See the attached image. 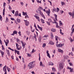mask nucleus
<instances>
[{
  "instance_id": "6",
  "label": "nucleus",
  "mask_w": 74,
  "mask_h": 74,
  "mask_svg": "<svg viewBox=\"0 0 74 74\" xmlns=\"http://www.w3.org/2000/svg\"><path fill=\"white\" fill-rule=\"evenodd\" d=\"M67 69L70 70V73H72L73 71V68H71V67H70L69 66H67Z\"/></svg>"
},
{
  "instance_id": "11",
  "label": "nucleus",
  "mask_w": 74,
  "mask_h": 74,
  "mask_svg": "<svg viewBox=\"0 0 74 74\" xmlns=\"http://www.w3.org/2000/svg\"><path fill=\"white\" fill-rule=\"evenodd\" d=\"M21 42L22 43V46L23 48H25V45H26V43H23V41H21Z\"/></svg>"
},
{
  "instance_id": "26",
  "label": "nucleus",
  "mask_w": 74,
  "mask_h": 74,
  "mask_svg": "<svg viewBox=\"0 0 74 74\" xmlns=\"http://www.w3.org/2000/svg\"><path fill=\"white\" fill-rule=\"evenodd\" d=\"M38 40L39 42H41V37H39L38 38Z\"/></svg>"
},
{
  "instance_id": "1",
  "label": "nucleus",
  "mask_w": 74,
  "mask_h": 74,
  "mask_svg": "<svg viewBox=\"0 0 74 74\" xmlns=\"http://www.w3.org/2000/svg\"><path fill=\"white\" fill-rule=\"evenodd\" d=\"M35 63V61H33L30 62L28 64V66L29 69H33L36 66V64H34Z\"/></svg>"
},
{
  "instance_id": "9",
  "label": "nucleus",
  "mask_w": 74,
  "mask_h": 74,
  "mask_svg": "<svg viewBox=\"0 0 74 74\" xmlns=\"http://www.w3.org/2000/svg\"><path fill=\"white\" fill-rule=\"evenodd\" d=\"M49 51L48 50H47L46 51V53H47V55L48 57H49V58H51V56H50V55L49 53Z\"/></svg>"
},
{
  "instance_id": "33",
  "label": "nucleus",
  "mask_w": 74,
  "mask_h": 74,
  "mask_svg": "<svg viewBox=\"0 0 74 74\" xmlns=\"http://www.w3.org/2000/svg\"><path fill=\"white\" fill-rule=\"evenodd\" d=\"M51 31L53 32H55L56 31V29H51Z\"/></svg>"
},
{
  "instance_id": "36",
  "label": "nucleus",
  "mask_w": 74,
  "mask_h": 74,
  "mask_svg": "<svg viewBox=\"0 0 74 74\" xmlns=\"http://www.w3.org/2000/svg\"><path fill=\"white\" fill-rule=\"evenodd\" d=\"M49 65H51V66H53V63L52 62H50L49 63Z\"/></svg>"
},
{
  "instance_id": "64",
  "label": "nucleus",
  "mask_w": 74,
  "mask_h": 74,
  "mask_svg": "<svg viewBox=\"0 0 74 74\" xmlns=\"http://www.w3.org/2000/svg\"><path fill=\"white\" fill-rule=\"evenodd\" d=\"M8 43H8L7 42H5V45H6V46H7L8 44Z\"/></svg>"
},
{
  "instance_id": "25",
  "label": "nucleus",
  "mask_w": 74,
  "mask_h": 74,
  "mask_svg": "<svg viewBox=\"0 0 74 74\" xmlns=\"http://www.w3.org/2000/svg\"><path fill=\"white\" fill-rule=\"evenodd\" d=\"M54 16H55V19L56 20V21H58V19H57V17L58 16V15H56V14H54Z\"/></svg>"
},
{
  "instance_id": "54",
  "label": "nucleus",
  "mask_w": 74,
  "mask_h": 74,
  "mask_svg": "<svg viewBox=\"0 0 74 74\" xmlns=\"http://www.w3.org/2000/svg\"><path fill=\"white\" fill-rule=\"evenodd\" d=\"M0 21H2V16H1L0 14Z\"/></svg>"
},
{
  "instance_id": "53",
  "label": "nucleus",
  "mask_w": 74,
  "mask_h": 74,
  "mask_svg": "<svg viewBox=\"0 0 74 74\" xmlns=\"http://www.w3.org/2000/svg\"><path fill=\"white\" fill-rule=\"evenodd\" d=\"M64 12V11H63V10L60 11V13H61V14H63V13Z\"/></svg>"
},
{
  "instance_id": "61",
  "label": "nucleus",
  "mask_w": 74,
  "mask_h": 74,
  "mask_svg": "<svg viewBox=\"0 0 74 74\" xmlns=\"http://www.w3.org/2000/svg\"><path fill=\"white\" fill-rule=\"evenodd\" d=\"M57 12H59V9L58 8H57Z\"/></svg>"
},
{
  "instance_id": "42",
  "label": "nucleus",
  "mask_w": 74,
  "mask_h": 74,
  "mask_svg": "<svg viewBox=\"0 0 74 74\" xmlns=\"http://www.w3.org/2000/svg\"><path fill=\"white\" fill-rule=\"evenodd\" d=\"M27 34L28 36H29V35L30 34V32L27 31Z\"/></svg>"
},
{
  "instance_id": "48",
  "label": "nucleus",
  "mask_w": 74,
  "mask_h": 74,
  "mask_svg": "<svg viewBox=\"0 0 74 74\" xmlns=\"http://www.w3.org/2000/svg\"><path fill=\"white\" fill-rule=\"evenodd\" d=\"M45 46H46V44L45 43H44L42 47L44 48V47H45Z\"/></svg>"
},
{
  "instance_id": "63",
  "label": "nucleus",
  "mask_w": 74,
  "mask_h": 74,
  "mask_svg": "<svg viewBox=\"0 0 74 74\" xmlns=\"http://www.w3.org/2000/svg\"><path fill=\"white\" fill-rule=\"evenodd\" d=\"M17 53L18 55H19V51L17 50Z\"/></svg>"
},
{
  "instance_id": "17",
  "label": "nucleus",
  "mask_w": 74,
  "mask_h": 74,
  "mask_svg": "<svg viewBox=\"0 0 74 74\" xmlns=\"http://www.w3.org/2000/svg\"><path fill=\"white\" fill-rule=\"evenodd\" d=\"M0 52H1V54L2 57L3 58V55H4V52L1 51V50H0Z\"/></svg>"
},
{
  "instance_id": "58",
  "label": "nucleus",
  "mask_w": 74,
  "mask_h": 74,
  "mask_svg": "<svg viewBox=\"0 0 74 74\" xmlns=\"http://www.w3.org/2000/svg\"><path fill=\"white\" fill-rule=\"evenodd\" d=\"M47 24L48 25H50V22H48V21H47Z\"/></svg>"
},
{
  "instance_id": "15",
  "label": "nucleus",
  "mask_w": 74,
  "mask_h": 74,
  "mask_svg": "<svg viewBox=\"0 0 74 74\" xmlns=\"http://www.w3.org/2000/svg\"><path fill=\"white\" fill-rule=\"evenodd\" d=\"M37 26L39 30H40L41 31H42V28L39 26L38 25H37Z\"/></svg>"
},
{
  "instance_id": "60",
  "label": "nucleus",
  "mask_w": 74,
  "mask_h": 74,
  "mask_svg": "<svg viewBox=\"0 0 74 74\" xmlns=\"http://www.w3.org/2000/svg\"><path fill=\"white\" fill-rule=\"evenodd\" d=\"M20 3H21V5H22V6L23 5V4H24V3H23V2H21Z\"/></svg>"
},
{
  "instance_id": "57",
  "label": "nucleus",
  "mask_w": 74,
  "mask_h": 74,
  "mask_svg": "<svg viewBox=\"0 0 74 74\" xmlns=\"http://www.w3.org/2000/svg\"><path fill=\"white\" fill-rule=\"evenodd\" d=\"M62 3V5H64V4H65V3L62 2H61Z\"/></svg>"
},
{
  "instance_id": "8",
  "label": "nucleus",
  "mask_w": 74,
  "mask_h": 74,
  "mask_svg": "<svg viewBox=\"0 0 74 74\" xmlns=\"http://www.w3.org/2000/svg\"><path fill=\"white\" fill-rule=\"evenodd\" d=\"M6 68H7V66L6 65H5L4 66L3 68V71L4 72H7V69H6Z\"/></svg>"
},
{
  "instance_id": "49",
  "label": "nucleus",
  "mask_w": 74,
  "mask_h": 74,
  "mask_svg": "<svg viewBox=\"0 0 74 74\" xmlns=\"http://www.w3.org/2000/svg\"><path fill=\"white\" fill-rule=\"evenodd\" d=\"M69 15H70L71 16H72V15H73V14H72V13H71V12H69Z\"/></svg>"
},
{
  "instance_id": "39",
  "label": "nucleus",
  "mask_w": 74,
  "mask_h": 74,
  "mask_svg": "<svg viewBox=\"0 0 74 74\" xmlns=\"http://www.w3.org/2000/svg\"><path fill=\"white\" fill-rule=\"evenodd\" d=\"M25 19H26V18H29V16H28V15H27V14L26 15H25Z\"/></svg>"
},
{
  "instance_id": "35",
  "label": "nucleus",
  "mask_w": 74,
  "mask_h": 74,
  "mask_svg": "<svg viewBox=\"0 0 74 74\" xmlns=\"http://www.w3.org/2000/svg\"><path fill=\"white\" fill-rule=\"evenodd\" d=\"M13 33L14 34H17V31H14Z\"/></svg>"
},
{
  "instance_id": "59",
  "label": "nucleus",
  "mask_w": 74,
  "mask_h": 74,
  "mask_svg": "<svg viewBox=\"0 0 74 74\" xmlns=\"http://www.w3.org/2000/svg\"><path fill=\"white\" fill-rule=\"evenodd\" d=\"M9 10H11V9H12V8H11V6H10V5H9Z\"/></svg>"
},
{
  "instance_id": "22",
  "label": "nucleus",
  "mask_w": 74,
  "mask_h": 74,
  "mask_svg": "<svg viewBox=\"0 0 74 74\" xmlns=\"http://www.w3.org/2000/svg\"><path fill=\"white\" fill-rule=\"evenodd\" d=\"M59 22L60 23V26H62V25H63V23H62V21H60Z\"/></svg>"
},
{
  "instance_id": "14",
  "label": "nucleus",
  "mask_w": 74,
  "mask_h": 74,
  "mask_svg": "<svg viewBox=\"0 0 74 74\" xmlns=\"http://www.w3.org/2000/svg\"><path fill=\"white\" fill-rule=\"evenodd\" d=\"M50 10L49 9V11H47L46 12V13H47V14L48 15V16H50Z\"/></svg>"
},
{
  "instance_id": "43",
  "label": "nucleus",
  "mask_w": 74,
  "mask_h": 74,
  "mask_svg": "<svg viewBox=\"0 0 74 74\" xmlns=\"http://www.w3.org/2000/svg\"><path fill=\"white\" fill-rule=\"evenodd\" d=\"M68 58H69V57L68 56H65L64 57V59H68Z\"/></svg>"
},
{
  "instance_id": "24",
  "label": "nucleus",
  "mask_w": 74,
  "mask_h": 74,
  "mask_svg": "<svg viewBox=\"0 0 74 74\" xmlns=\"http://www.w3.org/2000/svg\"><path fill=\"white\" fill-rule=\"evenodd\" d=\"M49 44L50 45H53L54 44V43L52 42V41H50L49 42Z\"/></svg>"
},
{
  "instance_id": "21",
  "label": "nucleus",
  "mask_w": 74,
  "mask_h": 74,
  "mask_svg": "<svg viewBox=\"0 0 74 74\" xmlns=\"http://www.w3.org/2000/svg\"><path fill=\"white\" fill-rule=\"evenodd\" d=\"M74 28H73V29H72V32H71V36H72L73 34V33H74Z\"/></svg>"
},
{
  "instance_id": "31",
  "label": "nucleus",
  "mask_w": 74,
  "mask_h": 74,
  "mask_svg": "<svg viewBox=\"0 0 74 74\" xmlns=\"http://www.w3.org/2000/svg\"><path fill=\"white\" fill-rule=\"evenodd\" d=\"M52 70L54 72H55V71H56L55 68H54V67H53L52 68Z\"/></svg>"
},
{
  "instance_id": "51",
  "label": "nucleus",
  "mask_w": 74,
  "mask_h": 74,
  "mask_svg": "<svg viewBox=\"0 0 74 74\" xmlns=\"http://www.w3.org/2000/svg\"><path fill=\"white\" fill-rule=\"evenodd\" d=\"M21 31H19L18 32V34H19V36H21Z\"/></svg>"
},
{
  "instance_id": "32",
  "label": "nucleus",
  "mask_w": 74,
  "mask_h": 74,
  "mask_svg": "<svg viewBox=\"0 0 74 74\" xmlns=\"http://www.w3.org/2000/svg\"><path fill=\"white\" fill-rule=\"evenodd\" d=\"M40 66H42V67H43V64H42V62H40Z\"/></svg>"
},
{
  "instance_id": "56",
  "label": "nucleus",
  "mask_w": 74,
  "mask_h": 74,
  "mask_svg": "<svg viewBox=\"0 0 74 74\" xmlns=\"http://www.w3.org/2000/svg\"><path fill=\"white\" fill-rule=\"evenodd\" d=\"M44 37H45V38H47V37H48V35H45L44 36Z\"/></svg>"
},
{
  "instance_id": "27",
  "label": "nucleus",
  "mask_w": 74,
  "mask_h": 74,
  "mask_svg": "<svg viewBox=\"0 0 74 74\" xmlns=\"http://www.w3.org/2000/svg\"><path fill=\"white\" fill-rule=\"evenodd\" d=\"M30 28H31V32H32L33 33H34V30H35V29H33V31H32V29H33V28H32V26H30Z\"/></svg>"
},
{
  "instance_id": "44",
  "label": "nucleus",
  "mask_w": 74,
  "mask_h": 74,
  "mask_svg": "<svg viewBox=\"0 0 74 74\" xmlns=\"http://www.w3.org/2000/svg\"><path fill=\"white\" fill-rule=\"evenodd\" d=\"M69 64L70 66H73V64L71 62L69 63Z\"/></svg>"
},
{
  "instance_id": "5",
  "label": "nucleus",
  "mask_w": 74,
  "mask_h": 74,
  "mask_svg": "<svg viewBox=\"0 0 74 74\" xmlns=\"http://www.w3.org/2000/svg\"><path fill=\"white\" fill-rule=\"evenodd\" d=\"M54 21H55V23L56 25V27H57V28H59V29H60L61 28V27H60V26H58V23L56 22V20H55V19H54Z\"/></svg>"
},
{
  "instance_id": "20",
  "label": "nucleus",
  "mask_w": 74,
  "mask_h": 74,
  "mask_svg": "<svg viewBox=\"0 0 74 74\" xmlns=\"http://www.w3.org/2000/svg\"><path fill=\"white\" fill-rule=\"evenodd\" d=\"M40 15L44 19H45V16H44V15H43L42 12L40 14Z\"/></svg>"
},
{
  "instance_id": "52",
  "label": "nucleus",
  "mask_w": 74,
  "mask_h": 74,
  "mask_svg": "<svg viewBox=\"0 0 74 74\" xmlns=\"http://www.w3.org/2000/svg\"><path fill=\"white\" fill-rule=\"evenodd\" d=\"M36 1H37V2L38 3H40V4L41 3V1H39V0H36Z\"/></svg>"
},
{
  "instance_id": "18",
  "label": "nucleus",
  "mask_w": 74,
  "mask_h": 74,
  "mask_svg": "<svg viewBox=\"0 0 74 74\" xmlns=\"http://www.w3.org/2000/svg\"><path fill=\"white\" fill-rule=\"evenodd\" d=\"M18 15V11H16V12L14 16H17Z\"/></svg>"
},
{
  "instance_id": "10",
  "label": "nucleus",
  "mask_w": 74,
  "mask_h": 74,
  "mask_svg": "<svg viewBox=\"0 0 74 74\" xmlns=\"http://www.w3.org/2000/svg\"><path fill=\"white\" fill-rule=\"evenodd\" d=\"M24 21L25 22V25L26 26H28L29 25V21H27V20H24Z\"/></svg>"
},
{
  "instance_id": "46",
  "label": "nucleus",
  "mask_w": 74,
  "mask_h": 74,
  "mask_svg": "<svg viewBox=\"0 0 74 74\" xmlns=\"http://www.w3.org/2000/svg\"><path fill=\"white\" fill-rule=\"evenodd\" d=\"M8 49H10V50H11V51H14V49L11 48L9 47L8 48Z\"/></svg>"
},
{
  "instance_id": "38",
  "label": "nucleus",
  "mask_w": 74,
  "mask_h": 74,
  "mask_svg": "<svg viewBox=\"0 0 74 74\" xmlns=\"http://www.w3.org/2000/svg\"><path fill=\"white\" fill-rule=\"evenodd\" d=\"M7 70H8V72H10V68H9L8 67H7Z\"/></svg>"
},
{
  "instance_id": "45",
  "label": "nucleus",
  "mask_w": 74,
  "mask_h": 74,
  "mask_svg": "<svg viewBox=\"0 0 74 74\" xmlns=\"http://www.w3.org/2000/svg\"><path fill=\"white\" fill-rule=\"evenodd\" d=\"M48 20L50 23H51V22H52V20L51 19L49 18L48 19Z\"/></svg>"
},
{
  "instance_id": "50",
  "label": "nucleus",
  "mask_w": 74,
  "mask_h": 74,
  "mask_svg": "<svg viewBox=\"0 0 74 74\" xmlns=\"http://www.w3.org/2000/svg\"><path fill=\"white\" fill-rule=\"evenodd\" d=\"M2 50H5V48H4V46H3V45H2Z\"/></svg>"
},
{
  "instance_id": "3",
  "label": "nucleus",
  "mask_w": 74,
  "mask_h": 74,
  "mask_svg": "<svg viewBox=\"0 0 74 74\" xmlns=\"http://www.w3.org/2000/svg\"><path fill=\"white\" fill-rule=\"evenodd\" d=\"M56 45L57 46V47L58 48H61V47H62L64 45V43H60L58 45L57 44H56Z\"/></svg>"
},
{
  "instance_id": "47",
  "label": "nucleus",
  "mask_w": 74,
  "mask_h": 74,
  "mask_svg": "<svg viewBox=\"0 0 74 74\" xmlns=\"http://www.w3.org/2000/svg\"><path fill=\"white\" fill-rule=\"evenodd\" d=\"M36 52V50H34V49H33L32 52V53H34V52Z\"/></svg>"
},
{
  "instance_id": "37",
  "label": "nucleus",
  "mask_w": 74,
  "mask_h": 74,
  "mask_svg": "<svg viewBox=\"0 0 74 74\" xmlns=\"http://www.w3.org/2000/svg\"><path fill=\"white\" fill-rule=\"evenodd\" d=\"M60 33L61 34H62V35H63V34H64L63 33H62V29H60Z\"/></svg>"
},
{
  "instance_id": "23",
  "label": "nucleus",
  "mask_w": 74,
  "mask_h": 74,
  "mask_svg": "<svg viewBox=\"0 0 74 74\" xmlns=\"http://www.w3.org/2000/svg\"><path fill=\"white\" fill-rule=\"evenodd\" d=\"M69 39L70 41L71 42H72L73 41H74V40H73L72 38L70 37L69 38Z\"/></svg>"
},
{
  "instance_id": "4",
  "label": "nucleus",
  "mask_w": 74,
  "mask_h": 74,
  "mask_svg": "<svg viewBox=\"0 0 74 74\" xmlns=\"http://www.w3.org/2000/svg\"><path fill=\"white\" fill-rule=\"evenodd\" d=\"M6 5V3H5V2L3 3V15H4V14H5V5Z\"/></svg>"
},
{
  "instance_id": "29",
  "label": "nucleus",
  "mask_w": 74,
  "mask_h": 74,
  "mask_svg": "<svg viewBox=\"0 0 74 74\" xmlns=\"http://www.w3.org/2000/svg\"><path fill=\"white\" fill-rule=\"evenodd\" d=\"M40 21H41V22L42 23H45V22H44V20H43L41 18Z\"/></svg>"
},
{
  "instance_id": "55",
  "label": "nucleus",
  "mask_w": 74,
  "mask_h": 74,
  "mask_svg": "<svg viewBox=\"0 0 74 74\" xmlns=\"http://www.w3.org/2000/svg\"><path fill=\"white\" fill-rule=\"evenodd\" d=\"M34 38H35V39H36V41L37 38H36V35L35 34H34Z\"/></svg>"
},
{
  "instance_id": "12",
  "label": "nucleus",
  "mask_w": 74,
  "mask_h": 74,
  "mask_svg": "<svg viewBox=\"0 0 74 74\" xmlns=\"http://www.w3.org/2000/svg\"><path fill=\"white\" fill-rule=\"evenodd\" d=\"M58 51L59 52H61V53H63V50H61L60 49H58Z\"/></svg>"
},
{
  "instance_id": "30",
  "label": "nucleus",
  "mask_w": 74,
  "mask_h": 74,
  "mask_svg": "<svg viewBox=\"0 0 74 74\" xmlns=\"http://www.w3.org/2000/svg\"><path fill=\"white\" fill-rule=\"evenodd\" d=\"M23 15H26L27 14V12H23Z\"/></svg>"
},
{
  "instance_id": "16",
  "label": "nucleus",
  "mask_w": 74,
  "mask_h": 74,
  "mask_svg": "<svg viewBox=\"0 0 74 74\" xmlns=\"http://www.w3.org/2000/svg\"><path fill=\"white\" fill-rule=\"evenodd\" d=\"M55 38H56V41H57L56 42V44H58V36H56L55 37Z\"/></svg>"
},
{
  "instance_id": "34",
  "label": "nucleus",
  "mask_w": 74,
  "mask_h": 74,
  "mask_svg": "<svg viewBox=\"0 0 74 74\" xmlns=\"http://www.w3.org/2000/svg\"><path fill=\"white\" fill-rule=\"evenodd\" d=\"M51 38L52 39L53 38V34H52V33H51Z\"/></svg>"
},
{
  "instance_id": "28",
  "label": "nucleus",
  "mask_w": 74,
  "mask_h": 74,
  "mask_svg": "<svg viewBox=\"0 0 74 74\" xmlns=\"http://www.w3.org/2000/svg\"><path fill=\"white\" fill-rule=\"evenodd\" d=\"M18 23H21V20L18 18H17L16 19Z\"/></svg>"
},
{
  "instance_id": "19",
  "label": "nucleus",
  "mask_w": 74,
  "mask_h": 74,
  "mask_svg": "<svg viewBox=\"0 0 74 74\" xmlns=\"http://www.w3.org/2000/svg\"><path fill=\"white\" fill-rule=\"evenodd\" d=\"M6 52L8 56H10V53L9 52V50L6 49Z\"/></svg>"
},
{
  "instance_id": "13",
  "label": "nucleus",
  "mask_w": 74,
  "mask_h": 74,
  "mask_svg": "<svg viewBox=\"0 0 74 74\" xmlns=\"http://www.w3.org/2000/svg\"><path fill=\"white\" fill-rule=\"evenodd\" d=\"M35 17L38 20V21L39 22H40V18L38 16H35Z\"/></svg>"
},
{
  "instance_id": "41",
  "label": "nucleus",
  "mask_w": 74,
  "mask_h": 74,
  "mask_svg": "<svg viewBox=\"0 0 74 74\" xmlns=\"http://www.w3.org/2000/svg\"><path fill=\"white\" fill-rule=\"evenodd\" d=\"M8 22V18L7 17H6V20L5 21V22Z\"/></svg>"
},
{
  "instance_id": "62",
  "label": "nucleus",
  "mask_w": 74,
  "mask_h": 74,
  "mask_svg": "<svg viewBox=\"0 0 74 74\" xmlns=\"http://www.w3.org/2000/svg\"><path fill=\"white\" fill-rule=\"evenodd\" d=\"M0 38H0V43L1 45H2V41H1V40L0 39Z\"/></svg>"
},
{
  "instance_id": "2",
  "label": "nucleus",
  "mask_w": 74,
  "mask_h": 74,
  "mask_svg": "<svg viewBox=\"0 0 74 74\" xmlns=\"http://www.w3.org/2000/svg\"><path fill=\"white\" fill-rule=\"evenodd\" d=\"M64 64L63 62L59 64V67L60 70H62V69H63V66H64Z\"/></svg>"
},
{
  "instance_id": "40",
  "label": "nucleus",
  "mask_w": 74,
  "mask_h": 74,
  "mask_svg": "<svg viewBox=\"0 0 74 74\" xmlns=\"http://www.w3.org/2000/svg\"><path fill=\"white\" fill-rule=\"evenodd\" d=\"M27 56L28 57H32V55L30 54H27Z\"/></svg>"
},
{
  "instance_id": "7",
  "label": "nucleus",
  "mask_w": 74,
  "mask_h": 74,
  "mask_svg": "<svg viewBox=\"0 0 74 74\" xmlns=\"http://www.w3.org/2000/svg\"><path fill=\"white\" fill-rule=\"evenodd\" d=\"M36 12L37 14H39L40 13V14H41L42 12L41 11V9L40 8H38L37 10H36Z\"/></svg>"
}]
</instances>
